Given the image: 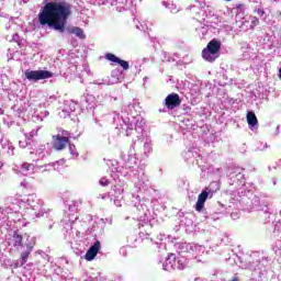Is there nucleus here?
Listing matches in <instances>:
<instances>
[{"instance_id": "1", "label": "nucleus", "mask_w": 281, "mask_h": 281, "mask_svg": "<svg viewBox=\"0 0 281 281\" xmlns=\"http://www.w3.org/2000/svg\"><path fill=\"white\" fill-rule=\"evenodd\" d=\"M57 1L58 0H53L42 7L37 20L40 25H47L48 27H53V30L63 33L65 32L67 20L71 16V4L65 1Z\"/></svg>"}, {"instance_id": "2", "label": "nucleus", "mask_w": 281, "mask_h": 281, "mask_svg": "<svg viewBox=\"0 0 281 281\" xmlns=\"http://www.w3.org/2000/svg\"><path fill=\"white\" fill-rule=\"evenodd\" d=\"M218 52H221V42L218 40H212L207 43L206 47L202 50V58L207 63H214L218 58Z\"/></svg>"}, {"instance_id": "3", "label": "nucleus", "mask_w": 281, "mask_h": 281, "mask_svg": "<svg viewBox=\"0 0 281 281\" xmlns=\"http://www.w3.org/2000/svg\"><path fill=\"white\" fill-rule=\"evenodd\" d=\"M69 132L63 131L61 135L57 134L53 136V148L55 150H65L69 146Z\"/></svg>"}, {"instance_id": "4", "label": "nucleus", "mask_w": 281, "mask_h": 281, "mask_svg": "<svg viewBox=\"0 0 281 281\" xmlns=\"http://www.w3.org/2000/svg\"><path fill=\"white\" fill-rule=\"evenodd\" d=\"M24 76L26 80L37 82V80H47L48 78H53L54 74L49 70H25Z\"/></svg>"}, {"instance_id": "5", "label": "nucleus", "mask_w": 281, "mask_h": 281, "mask_svg": "<svg viewBox=\"0 0 281 281\" xmlns=\"http://www.w3.org/2000/svg\"><path fill=\"white\" fill-rule=\"evenodd\" d=\"M165 106L172 111V109H177V106H181V98L178 93H170L165 99Z\"/></svg>"}, {"instance_id": "6", "label": "nucleus", "mask_w": 281, "mask_h": 281, "mask_svg": "<svg viewBox=\"0 0 281 281\" xmlns=\"http://www.w3.org/2000/svg\"><path fill=\"white\" fill-rule=\"evenodd\" d=\"M100 249H102V245L100 244V240H97L86 252L85 258L88 262H91V260H95V256L100 252Z\"/></svg>"}, {"instance_id": "7", "label": "nucleus", "mask_w": 281, "mask_h": 281, "mask_svg": "<svg viewBox=\"0 0 281 281\" xmlns=\"http://www.w3.org/2000/svg\"><path fill=\"white\" fill-rule=\"evenodd\" d=\"M105 59L110 60V63H115L116 65H120V67H122V69H124L125 71H128L130 69L128 61L121 59L112 53L105 54Z\"/></svg>"}, {"instance_id": "8", "label": "nucleus", "mask_w": 281, "mask_h": 281, "mask_svg": "<svg viewBox=\"0 0 281 281\" xmlns=\"http://www.w3.org/2000/svg\"><path fill=\"white\" fill-rule=\"evenodd\" d=\"M207 196H210V192H207V190H204L199 194L198 201L195 203L196 212H203V209L205 207V201H207Z\"/></svg>"}, {"instance_id": "9", "label": "nucleus", "mask_w": 281, "mask_h": 281, "mask_svg": "<svg viewBox=\"0 0 281 281\" xmlns=\"http://www.w3.org/2000/svg\"><path fill=\"white\" fill-rule=\"evenodd\" d=\"M9 247H22L23 246V235L13 232L12 235L8 238Z\"/></svg>"}, {"instance_id": "10", "label": "nucleus", "mask_w": 281, "mask_h": 281, "mask_svg": "<svg viewBox=\"0 0 281 281\" xmlns=\"http://www.w3.org/2000/svg\"><path fill=\"white\" fill-rule=\"evenodd\" d=\"M167 262L171 266V269H179V271H183L186 269V259L184 258H168Z\"/></svg>"}, {"instance_id": "11", "label": "nucleus", "mask_w": 281, "mask_h": 281, "mask_svg": "<svg viewBox=\"0 0 281 281\" xmlns=\"http://www.w3.org/2000/svg\"><path fill=\"white\" fill-rule=\"evenodd\" d=\"M246 120L251 127L258 126V117L256 116V113H254L252 111H249L247 113Z\"/></svg>"}, {"instance_id": "12", "label": "nucleus", "mask_w": 281, "mask_h": 281, "mask_svg": "<svg viewBox=\"0 0 281 281\" xmlns=\"http://www.w3.org/2000/svg\"><path fill=\"white\" fill-rule=\"evenodd\" d=\"M71 34H75L77 36V38H80L81 41H85V38H87V35L85 34V31L78 26H74L70 30Z\"/></svg>"}, {"instance_id": "13", "label": "nucleus", "mask_w": 281, "mask_h": 281, "mask_svg": "<svg viewBox=\"0 0 281 281\" xmlns=\"http://www.w3.org/2000/svg\"><path fill=\"white\" fill-rule=\"evenodd\" d=\"M30 254H32V248H30L29 250L24 251L21 254V263L19 266V263H15V269H19V267H23V265H25V262H27V258H30Z\"/></svg>"}, {"instance_id": "14", "label": "nucleus", "mask_w": 281, "mask_h": 281, "mask_svg": "<svg viewBox=\"0 0 281 281\" xmlns=\"http://www.w3.org/2000/svg\"><path fill=\"white\" fill-rule=\"evenodd\" d=\"M68 148H69V153L72 157H78V151L76 150V145L71 144V140H69Z\"/></svg>"}, {"instance_id": "15", "label": "nucleus", "mask_w": 281, "mask_h": 281, "mask_svg": "<svg viewBox=\"0 0 281 281\" xmlns=\"http://www.w3.org/2000/svg\"><path fill=\"white\" fill-rule=\"evenodd\" d=\"M251 25L254 27H256V25H260V20L257 16L252 18Z\"/></svg>"}, {"instance_id": "16", "label": "nucleus", "mask_w": 281, "mask_h": 281, "mask_svg": "<svg viewBox=\"0 0 281 281\" xmlns=\"http://www.w3.org/2000/svg\"><path fill=\"white\" fill-rule=\"evenodd\" d=\"M32 166H34V165L29 164V162H24V164H22V170L27 171V170H30V168H32Z\"/></svg>"}, {"instance_id": "17", "label": "nucleus", "mask_w": 281, "mask_h": 281, "mask_svg": "<svg viewBox=\"0 0 281 281\" xmlns=\"http://www.w3.org/2000/svg\"><path fill=\"white\" fill-rule=\"evenodd\" d=\"M100 183H101V186H103V188H106V186H109V180L102 179V180H100Z\"/></svg>"}, {"instance_id": "18", "label": "nucleus", "mask_w": 281, "mask_h": 281, "mask_svg": "<svg viewBox=\"0 0 281 281\" xmlns=\"http://www.w3.org/2000/svg\"><path fill=\"white\" fill-rule=\"evenodd\" d=\"M59 164H60V161H57V162L53 164V166L56 168Z\"/></svg>"}, {"instance_id": "19", "label": "nucleus", "mask_w": 281, "mask_h": 281, "mask_svg": "<svg viewBox=\"0 0 281 281\" xmlns=\"http://www.w3.org/2000/svg\"><path fill=\"white\" fill-rule=\"evenodd\" d=\"M260 14H265V11H263V10H261V11H260Z\"/></svg>"}, {"instance_id": "20", "label": "nucleus", "mask_w": 281, "mask_h": 281, "mask_svg": "<svg viewBox=\"0 0 281 281\" xmlns=\"http://www.w3.org/2000/svg\"><path fill=\"white\" fill-rule=\"evenodd\" d=\"M260 14H265V11H263V10H261V11H260Z\"/></svg>"}, {"instance_id": "21", "label": "nucleus", "mask_w": 281, "mask_h": 281, "mask_svg": "<svg viewBox=\"0 0 281 281\" xmlns=\"http://www.w3.org/2000/svg\"><path fill=\"white\" fill-rule=\"evenodd\" d=\"M231 175H236V171H232Z\"/></svg>"}]
</instances>
